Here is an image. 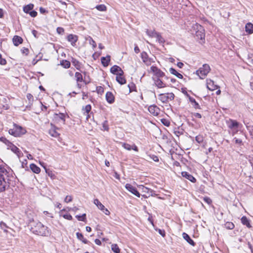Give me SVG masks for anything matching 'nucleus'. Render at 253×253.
<instances>
[{
	"instance_id": "58",
	"label": "nucleus",
	"mask_w": 253,
	"mask_h": 253,
	"mask_svg": "<svg viewBox=\"0 0 253 253\" xmlns=\"http://www.w3.org/2000/svg\"><path fill=\"white\" fill-rule=\"evenodd\" d=\"M40 11L42 14H44L48 12L45 9L42 7L40 8Z\"/></svg>"
},
{
	"instance_id": "17",
	"label": "nucleus",
	"mask_w": 253,
	"mask_h": 253,
	"mask_svg": "<svg viewBox=\"0 0 253 253\" xmlns=\"http://www.w3.org/2000/svg\"><path fill=\"white\" fill-rule=\"evenodd\" d=\"M8 149H10L11 150L15 153L18 157H20L22 154V152L19 150L18 148H17L16 146H15L12 143L10 145V146L8 147Z\"/></svg>"
},
{
	"instance_id": "18",
	"label": "nucleus",
	"mask_w": 253,
	"mask_h": 253,
	"mask_svg": "<svg viewBox=\"0 0 253 253\" xmlns=\"http://www.w3.org/2000/svg\"><path fill=\"white\" fill-rule=\"evenodd\" d=\"M106 99L109 103L112 104L114 102L115 98L111 92L108 91L106 93Z\"/></svg>"
},
{
	"instance_id": "50",
	"label": "nucleus",
	"mask_w": 253,
	"mask_h": 253,
	"mask_svg": "<svg viewBox=\"0 0 253 253\" xmlns=\"http://www.w3.org/2000/svg\"><path fill=\"white\" fill-rule=\"evenodd\" d=\"M63 217L65 219H68V220H71L73 219V217H72V215L71 214H68V213H66V214H65L63 215Z\"/></svg>"
},
{
	"instance_id": "4",
	"label": "nucleus",
	"mask_w": 253,
	"mask_h": 253,
	"mask_svg": "<svg viewBox=\"0 0 253 253\" xmlns=\"http://www.w3.org/2000/svg\"><path fill=\"white\" fill-rule=\"evenodd\" d=\"M210 71V66L208 64H205L196 71V74L200 79H203L207 75Z\"/></svg>"
},
{
	"instance_id": "11",
	"label": "nucleus",
	"mask_w": 253,
	"mask_h": 253,
	"mask_svg": "<svg viewBox=\"0 0 253 253\" xmlns=\"http://www.w3.org/2000/svg\"><path fill=\"white\" fill-rule=\"evenodd\" d=\"M149 112L154 116H157L160 113V109L155 105H150L148 107Z\"/></svg>"
},
{
	"instance_id": "46",
	"label": "nucleus",
	"mask_w": 253,
	"mask_h": 253,
	"mask_svg": "<svg viewBox=\"0 0 253 253\" xmlns=\"http://www.w3.org/2000/svg\"><path fill=\"white\" fill-rule=\"evenodd\" d=\"M155 38H157V40L160 43H164L165 42L164 39L159 33H157Z\"/></svg>"
},
{
	"instance_id": "9",
	"label": "nucleus",
	"mask_w": 253,
	"mask_h": 253,
	"mask_svg": "<svg viewBox=\"0 0 253 253\" xmlns=\"http://www.w3.org/2000/svg\"><path fill=\"white\" fill-rule=\"evenodd\" d=\"M125 188L133 195L137 197H140V194L135 187H133L130 184L127 183L125 185Z\"/></svg>"
},
{
	"instance_id": "6",
	"label": "nucleus",
	"mask_w": 253,
	"mask_h": 253,
	"mask_svg": "<svg viewBox=\"0 0 253 253\" xmlns=\"http://www.w3.org/2000/svg\"><path fill=\"white\" fill-rule=\"evenodd\" d=\"M174 98V94L172 92L162 93L158 97V99L163 103H167L169 100H172Z\"/></svg>"
},
{
	"instance_id": "41",
	"label": "nucleus",
	"mask_w": 253,
	"mask_h": 253,
	"mask_svg": "<svg viewBox=\"0 0 253 253\" xmlns=\"http://www.w3.org/2000/svg\"><path fill=\"white\" fill-rule=\"evenodd\" d=\"M86 40L88 41L89 44L92 46L93 48L96 47V42L91 37H88L87 39H86Z\"/></svg>"
},
{
	"instance_id": "7",
	"label": "nucleus",
	"mask_w": 253,
	"mask_h": 253,
	"mask_svg": "<svg viewBox=\"0 0 253 253\" xmlns=\"http://www.w3.org/2000/svg\"><path fill=\"white\" fill-rule=\"evenodd\" d=\"M141 57L143 62L147 65L149 66L151 65L152 62H154V60L152 58H149L147 53L146 52L143 51L141 53Z\"/></svg>"
},
{
	"instance_id": "60",
	"label": "nucleus",
	"mask_w": 253,
	"mask_h": 253,
	"mask_svg": "<svg viewBox=\"0 0 253 253\" xmlns=\"http://www.w3.org/2000/svg\"><path fill=\"white\" fill-rule=\"evenodd\" d=\"M159 233L163 237L165 236V231L164 230L159 229Z\"/></svg>"
},
{
	"instance_id": "40",
	"label": "nucleus",
	"mask_w": 253,
	"mask_h": 253,
	"mask_svg": "<svg viewBox=\"0 0 253 253\" xmlns=\"http://www.w3.org/2000/svg\"><path fill=\"white\" fill-rule=\"evenodd\" d=\"M0 141H1L2 142L4 143V144H5V145H6L8 147L12 143L4 137H0Z\"/></svg>"
},
{
	"instance_id": "15",
	"label": "nucleus",
	"mask_w": 253,
	"mask_h": 253,
	"mask_svg": "<svg viewBox=\"0 0 253 253\" xmlns=\"http://www.w3.org/2000/svg\"><path fill=\"white\" fill-rule=\"evenodd\" d=\"M181 175L183 177L188 179L189 180L192 182H195L196 181V178L194 177H193V175L189 173L188 172L183 171L181 172Z\"/></svg>"
},
{
	"instance_id": "22",
	"label": "nucleus",
	"mask_w": 253,
	"mask_h": 253,
	"mask_svg": "<svg viewBox=\"0 0 253 253\" xmlns=\"http://www.w3.org/2000/svg\"><path fill=\"white\" fill-rule=\"evenodd\" d=\"M182 237L183 238L191 245L194 246L195 245V242L194 241L191 239V238L190 237V236L186 234V233H183L182 234Z\"/></svg>"
},
{
	"instance_id": "29",
	"label": "nucleus",
	"mask_w": 253,
	"mask_h": 253,
	"mask_svg": "<svg viewBox=\"0 0 253 253\" xmlns=\"http://www.w3.org/2000/svg\"><path fill=\"white\" fill-rule=\"evenodd\" d=\"M241 222L242 223L248 227V228H251L252 226L250 224L249 220L247 218V217L244 216L241 218Z\"/></svg>"
},
{
	"instance_id": "45",
	"label": "nucleus",
	"mask_w": 253,
	"mask_h": 253,
	"mask_svg": "<svg viewBox=\"0 0 253 253\" xmlns=\"http://www.w3.org/2000/svg\"><path fill=\"white\" fill-rule=\"evenodd\" d=\"M0 228L3 230L4 232H7V229L8 228V227L6 225V224L2 222V221H1L0 222Z\"/></svg>"
},
{
	"instance_id": "59",
	"label": "nucleus",
	"mask_w": 253,
	"mask_h": 253,
	"mask_svg": "<svg viewBox=\"0 0 253 253\" xmlns=\"http://www.w3.org/2000/svg\"><path fill=\"white\" fill-rule=\"evenodd\" d=\"M128 87H129V92H131L133 90V87H134V84L132 83L130 84H128Z\"/></svg>"
},
{
	"instance_id": "57",
	"label": "nucleus",
	"mask_w": 253,
	"mask_h": 253,
	"mask_svg": "<svg viewBox=\"0 0 253 253\" xmlns=\"http://www.w3.org/2000/svg\"><path fill=\"white\" fill-rule=\"evenodd\" d=\"M204 201L209 205H210L212 202L211 200L209 197H205L204 198Z\"/></svg>"
},
{
	"instance_id": "35",
	"label": "nucleus",
	"mask_w": 253,
	"mask_h": 253,
	"mask_svg": "<svg viewBox=\"0 0 253 253\" xmlns=\"http://www.w3.org/2000/svg\"><path fill=\"white\" fill-rule=\"evenodd\" d=\"M60 64L65 68H69L70 67L71 63L69 61L63 60L60 62Z\"/></svg>"
},
{
	"instance_id": "19",
	"label": "nucleus",
	"mask_w": 253,
	"mask_h": 253,
	"mask_svg": "<svg viewBox=\"0 0 253 253\" xmlns=\"http://www.w3.org/2000/svg\"><path fill=\"white\" fill-rule=\"evenodd\" d=\"M155 84L158 88H164L167 86V85L159 78L155 80Z\"/></svg>"
},
{
	"instance_id": "8",
	"label": "nucleus",
	"mask_w": 253,
	"mask_h": 253,
	"mask_svg": "<svg viewBox=\"0 0 253 253\" xmlns=\"http://www.w3.org/2000/svg\"><path fill=\"white\" fill-rule=\"evenodd\" d=\"M65 116L66 115L64 113H55L54 115V119L57 122L64 124L65 122Z\"/></svg>"
},
{
	"instance_id": "43",
	"label": "nucleus",
	"mask_w": 253,
	"mask_h": 253,
	"mask_svg": "<svg viewBox=\"0 0 253 253\" xmlns=\"http://www.w3.org/2000/svg\"><path fill=\"white\" fill-rule=\"evenodd\" d=\"M157 33H158L155 31H149L147 30L146 31L147 35L150 37H155Z\"/></svg>"
},
{
	"instance_id": "5",
	"label": "nucleus",
	"mask_w": 253,
	"mask_h": 253,
	"mask_svg": "<svg viewBox=\"0 0 253 253\" xmlns=\"http://www.w3.org/2000/svg\"><path fill=\"white\" fill-rule=\"evenodd\" d=\"M193 28L195 30H197L196 31V37L200 40H204L205 34L204 33V29H203V27L200 24L196 23L193 26Z\"/></svg>"
},
{
	"instance_id": "34",
	"label": "nucleus",
	"mask_w": 253,
	"mask_h": 253,
	"mask_svg": "<svg viewBox=\"0 0 253 253\" xmlns=\"http://www.w3.org/2000/svg\"><path fill=\"white\" fill-rule=\"evenodd\" d=\"M77 238L82 241L84 244H87L88 241L85 238H84L83 235L79 232L76 233Z\"/></svg>"
},
{
	"instance_id": "21",
	"label": "nucleus",
	"mask_w": 253,
	"mask_h": 253,
	"mask_svg": "<svg viewBox=\"0 0 253 253\" xmlns=\"http://www.w3.org/2000/svg\"><path fill=\"white\" fill-rule=\"evenodd\" d=\"M111 57L110 55H107L106 57H102L101 61L102 65L104 67L108 66L109 62L110 61Z\"/></svg>"
},
{
	"instance_id": "16",
	"label": "nucleus",
	"mask_w": 253,
	"mask_h": 253,
	"mask_svg": "<svg viewBox=\"0 0 253 253\" xmlns=\"http://www.w3.org/2000/svg\"><path fill=\"white\" fill-rule=\"evenodd\" d=\"M122 146L126 149L127 150H131V149L135 151L138 152V149L137 147L135 145L133 144L132 146H131L130 144L126 143H122Z\"/></svg>"
},
{
	"instance_id": "30",
	"label": "nucleus",
	"mask_w": 253,
	"mask_h": 253,
	"mask_svg": "<svg viewBox=\"0 0 253 253\" xmlns=\"http://www.w3.org/2000/svg\"><path fill=\"white\" fill-rule=\"evenodd\" d=\"M49 134L54 137H57L59 136V134L56 131L54 126H52L49 130Z\"/></svg>"
},
{
	"instance_id": "32",
	"label": "nucleus",
	"mask_w": 253,
	"mask_h": 253,
	"mask_svg": "<svg viewBox=\"0 0 253 253\" xmlns=\"http://www.w3.org/2000/svg\"><path fill=\"white\" fill-rule=\"evenodd\" d=\"M72 63L77 70H80L81 64L78 60L75 58H73L72 60Z\"/></svg>"
},
{
	"instance_id": "27",
	"label": "nucleus",
	"mask_w": 253,
	"mask_h": 253,
	"mask_svg": "<svg viewBox=\"0 0 253 253\" xmlns=\"http://www.w3.org/2000/svg\"><path fill=\"white\" fill-rule=\"evenodd\" d=\"M30 168L33 172L36 173H39L41 171L40 168L34 164H32L30 166Z\"/></svg>"
},
{
	"instance_id": "54",
	"label": "nucleus",
	"mask_w": 253,
	"mask_h": 253,
	"mask_svg": "<svg viewBox=\"0 0 253 253\" xmlns=\"http://www.w3.org/2000/svg\"><path fill=\"white\" fill-rule=\"evenodd\" d=\"M72 201V197L71 196H67L64 199V201L66 203H69Z\"/></svg>"
},
{
	"instance_id": "53",
	"label": "nucleus",
	"mask_w": 253,
	"mask_h": 253,
	"mask_svg": "<svg viewBox=\"0 0 253 253\" xmlns=\"http://www.w3.org/2000/svg\"><path fill=\"white\" fill-rule=\"evenodd\" d=\"M56 31L59 34H63V33H64V30L62 27H58L56 29Z\"/></svg>"
},
{
	"instance_id": "64",
	"label": "nucleus",
	"mask_w": 253,
	"mask_h": 253,
	"mask_svg": "<svg viewBox=\"0 0 253 253\" xmlns=\"http://www.w3.org/2000/svg\"><path fill=\"white\" fill-rule=\"evenodd\" d=\"M134 50L135 52L136 53H139V51H140L139 48V47L137 45H136L134 47Z\"/></svg>"
},
{
	"instance_id": "49",
	"label": "nucleus",
	"mask_w": 253,
	"mask_h": 253,
	"mask_svg": "<svg viewBox=\"0 0 253 253\" xmlns=\"http://www.w3.org/2000/svg\"><path fill=\"white\" fill-rule=\"evenodd\" d=\"M102 127L104 130H109V126L108 125V122L107 121H105L103 124H102Z\"/></svg>"
},
{
	"instance_id": "36",
	"label": "nucleus",
	"mask_w": 253,
	"mask_h": 253,
	"mask_svg": "<svg viewBox=\"0 0 253 253\" xmlns=\"http://www.w3.org/2000/svg\"><path fill=\"white\" fill-rule=\"evenodd\" d=\"M76 80L77 83L82 82L83 81V76L79 72H76L75 75Z\"/></svg>"
},
{
	"instance_id": "1",
	"label": "nucleus",
	"mask_w": 253,
	"mask_h": 253,
	"mask_svg": "<svg viewBox=\"0 0 253 253\" xmlns=\"http://www.w3.org/2000/svg\"><path fill=\"white\" fill-rule=\"evenodd\" d=\"M29 226H30V230L32 233L36 235L47 236L49 235L50 232L48 227L43 225L39 221H35L32 219L29 220Z\"/></svg>"
},
{
	"instance_id": "24",
	"label": "nucleus",
	"mask_w": 253,
	"mask_h": 253,
	"mask_svg": "<svg viewBox=\"0 0 253 253\" xmlns=\"http://www.w3.org/2000/svg\"><path fill=\"white\" fill-rule=\"evenodd\" d=\"M187 96L188 97L190 102L193 103V106L194 108H195L196 109H200V106L199 104L196 102V101L194 98L191 97L188 94H187Z\"/></svg>"
},
{
	"instance_id": "13",
	"label": "nucleus",
	"mask_w": 253,
	"mask_h": 253,
	"mask_svg": "<svg viewBox=\"0 0 253 253\" xmlns=\"http://www.w3.org/2000/svg\"><path fill=\"white\" fill-rule=\"evenodd\" d=\"M110 72L111 73L116 75L118 74H124V71L122 69L117 65H114L110 69Z\"/></svg>"
},
{
	"instance_id": "42",
	"label": "nucleus",
	"mask_w": 253,
	"mask_h": 253,
	"mask_svg": "<svg viewBox=\"0 0 253 253\" xmlns=\"http://www.w3.org/2000/svg\"><path fill=\"white\" fill-rule=\"evenodd\" d=\"M225 227L227 229H232L234 228V224L231 222H227L224 224Z\"/></svg>"
},
{
	"instance_id": "10",
	"label": "nucleus",
	"mask_w": 253,
	"mask_h": 253,
	"mask_svg": "<svg viewBox=\"0 0 253 253\" xmlns=\"http://www.w3.org/2000/svg\"><path fill=\"white\" fill-rule=\"evenodd\" d=\"M67 41L70 42L73 46L76 45V42L78 40V37L77 35L73 34H69L67 37Z\"/></svg>"
},
{
	"instance_id": "48",
	"label": "nucleus",
	"mask_w": 253,
	"mask_h": 253,
	"mask_svg": "<svg viewBox=\"0 0 253 253\" xmlns=\"http://www.w3.org/2000/svg\"><path fill=\"white\" fill-rule=\"evenodd\" d=\"M91 109V106L90 105H87L85 106L84 108H83V110L84 111V113H86L87 114L90 111Z\"/></svg>"
},
{
	"instance_id": "2",
	"label": "nucleus",
	"mask_w": 253,
	"mask_h": 253,
	"mask_svg": "<svg viewBox=\"0 0 253 253\" xmlns=\"http://www.w3.org/2000/svg\"><path fill=\"white\" fill-rule=\"evenodd\" d=\"M7 174L6 169L0 164V192L5 191L9 186Z\"/></svg>"
},
{
	"instance_id": "26",
	"label": "nucleus",
	"mask_w": 253,
	"mask_h": 253,
	"mask_svg": "<svg viewBox=\"0 0 253 253\" xmlns=\"http://www.w3.org/2000/svg\"><path fill=\"white\" fill-rule=\"evenodd\" d=\"M239 126V123L235 120H230L228 123V127L231 128H238Z\"/></svg>"
},
{
	"instance_id": "62",
	"label": "nucleus",
	"mask_w": 253,
	"mask_h": 253,
	"mask_svg": "<svg viewBox=\"0 0 253 253\" xmlns=\"http://www.w3.org/2000/svg\"><path fill=\"white\" fill-rule=\"evenodd\" d=\"M106 215H109L110 214V211L104 207V210H101Z\"/></svg>"
},
{
	"instance_id": "25",
	"label": "nucleus",
	"mask_w": 253,
	"mask_h": 253,
	"mask_svg": "<svg viewBox=\"0 0 253 253\" xmlns=\"http://www.w3.org/2000/svg\"><path fill=\"white\" fill-rule=\"evenodd\" d=\"M123 75L118 74L116 76V81L121 84H124L126 83L125 78L123 76Z\"/></svg>"
},
{
	"instance_id": "37",
	"label": "nucleus",
	"mask_w": 253,
	"mask_h": 253,
	"mask_svg": "<svg viewBox=\"0 0 253 253\" xmlns=\"http://www.w3.org/2000/svg\"><path fill=\"white\" fill-rule=\"evenodd\" d=\"M46 173L48 174V175L51 178V179H54L55 177V175L54 173L53 172V171L49 169H47L45 167H44Z\"/></svg>"
},
{
	"instance_id": "3",
	"label": "nucleus",
	"mask_w": 253,
	"mask_h": 253,
	"mask_svg": "<svg viewBox=\"0 0 253 253\" xmlns=\"http://www.w3.org/2000/svg\"><path fill=\"white\" fill-rule=\"evenodd\" d=\"M8 132L10 134L17 137L24 134L26 130L21 126L14 124V127L12 129H10Z\"/></svg>"
},
{
	"instance_id": "33",
	"label": "nucleus",
	"mask_w": 253,
	"mask_h": 253,
	"mask_svg": "<svg viewBox=\"0 0 253 253\" xmlns=\"http://www.w3.org/2000/svg\"><path fill=\"white\" fill-rule=\"evenodd\" d=\"M93 203L97 207V208L99 210H104V206L102 205L101 203L97 199H95L94 200Z\"/></svg>"
},
{
	"instance_id": "12",
	"label": "nucleus",
	"mask_w": 253,
	"mask_h": 253,
	"mask_svg": "<svg viewBox=\"0 0 253 253\" xmlns=\"http://www.w3.org/2000/svg\"><path fill=\"white\" fill-rule=\"evenodd\" d=\"M150 70L151 72L154 73V74L159 78L162 77L165 75L164 73L156 66H151Z\"/></svg>"
},
{
	"instance_id": "55",
	"label": "nucleus",
	"mask_w": 253,
	"mask_h": 253,
	"mask_svg": "<svg viewBox=\"0 0 253 253\" xmlns=\"http://www.w3.org/2000/svg\"><path fill=\"white\" fill-rule=\"evenodd\" d=\"M29 14L32 17H35L37 15V12L35 10L31 11Z\"/></svg>"
},
{
	"instance_id": "38",
	"label": "nucleus",
	"mask_w": 253,
	"mask_h": 253,
	"mask_svg": "<svg viewBox=\"0 0 253 253\" xmlns=\"http://www.w3.org/2000/svg\"><path fill=\"white\" fill-rule=\"evenodd\" d=\"M111 249L115 253H120V252L118 246L116 244H113L111 245Z\"/></svg>"
},
{
	"instance_id": "47",
	"label": "nucleus",
	"mask_w": 253,
	"mask_h": 253,
	"mask_svg": "<svg viewBox=\"0 0 253 253\" xmlns=\"http://www.w3.org/2000/svg\"><path fill=\"white\" fill-rule=\"evenodd\" d=\"M27 98L29 100V103L30 104H32L33 102L34 101L33 96L31 93H28L27 94Z\"/></svg>"
},
{
	"instance_id": "51",
	"label": "nucleus",
	"mask_w": 253,
	"mask_h": 253,
	"mask_svg": "<svg viewBox=\"0 0 253 253\" xmlns=\"http://www.w3.org/2000/svg\"><path fill=\"white\" fill-rule=\"evenodd\" d=\"M6 64V61L5 59L2 58L1 55L0 54V64L2 65H5Z\"/></svg>"
},
{
	"instance_id": "39",
	"label": "nucleus",
	"mask_w": 253,
	"mask_h": 253,
	"mask_svg": "<svg viewBox=\"0 0 253 253\" xmlns=\"http://www.w3.org/2000/svg\"><path fill=\"white\" fill-rule=\"evenodd\" d=\"M95 8L100 11H105L106 10V6L104 4H99L95 6Z\"/></svg>"
},
{
	"instance_id": "56",
	"label": "nucleus",
	"mask_w": 253,
	"mask_h": 253,
	"mask_svg": "<svg viewBox=\"0 0 253 253\" xmlns=\"http://www.w3.org/2000/svg\"><path fill=\"white\" fill-rule=\"evenodd\" d=\"M21 52L23 54L28 55L29 53V49L27 48L23 47L22 49H21Z\"/></svg>"
},
{
	"instance_id": "20",
	"label": "nucleus",
	"mask_w": 253,
	"mask_h": 253,
	"mask_svg": "<svg viewBox=\"0 0 253 253\" xmlns=\"http://www.w3.org/2000/svg\"><path fill=\"white\" fill-rule=\"evenodd\" d=\"M13 42L15 46H18L23 42V39L18 36H14L12 39Z\"/></svg>"
},
{
	"instance_id": "23",
	"label": "nucleus",
	"mask_w": 253,
	"mask_h": 253,
	"mask_svg": "<svg viewBox=\"0 0 253 253\" xmlns=\"http://www.w3.org/2000/svg\"><path fill=\"white\" fill-rule=\"evenodd\" d=\"M245 31L247 33H248L249 34H253V24L250 22L247 23L245 26Z\"/></svg>"
},
{
	"instance_id": "14",
	"label": "nucleus",
	"mask_w": 253,
	"mask_h": 253,
	"mask_svg": "<svg viewBox=\"0 0 253 253\" xmlns=\"http://www.w3.org/2000/svg\"><path fill=\"white\" fill-rule=\"evenodd\" d=\"M207 87L211 91L214 90L217 88L218 86L214 84V82L211 79L207 80Z\"/></svg>"
},
{
	"instance_id": "61",
	"label": "nucleus",
	"mask_w": 253,
	"mask_h": 253,
	"mask_svg": "<svg viewBox=\"0 0 253 253\" xmlns=\"http://www.w3.org/2000/svg\"><path fill=\"white\" fill-rule=\"evenodd\" d=\"M234 140H235V141L236 143L241 144L242 143V140H241L240 139H238V138H235Z\"/></svg>"
},
{
	"instance_id": "28",
	"label": "nucleus",
	"mask_w": 253,
	"mask_h": 253,
	"mask_svg": "<svg viewBox=\"0 0 253 253\" xmlns=\"http://www.w3.org/2000/svg\"><path fill=\"white\" fill-rule=\"evenodd\" d=\"M34 4L30 3L23 7V11L26 13H28L33 9Z\"/></svg>"
},
{
	"instance_id": "52",
	"label": "nucleus",
	"mask_w": 253,
	"mask_h": 253,
	"mask_svg": "<svg viewBox=\"0 0 253 253\" xmlns=\"http://www.w3.org/2000/svg\"><path fill=\"white\" fill-rule=\"evenodd\" d=\"M196 140L199 143H200L203 142V137L201 135H198L196 137Z\"/></svg>"
},
{
	"instance_id": "44",
	"label": "nucleus",
	"mask_w": 253,
	"mask_h": 253,
	"mask_svg": "<svg viewBox=\"0 0 253 253\" xmlns=\"http://www.w3.org/2000/svg\"><path fill=\"white\" fill-rule=\"evenodd\" d=\"M76 217L79 221H85L86 220V214L84 213L82 215H77Z\"/></svg>"
},
{
	"instance_id": "31",
	"label": "nucleus",
	"mask_w": 253,
	"mask_h": 253,
	"mask_svg": "<svg viewBox=\"0 0 253 253\" xmlns=\"http://www.w3.org/2000/svg\"><path fill=\"white\" fill-rule=\"evenodd\" d=\"M169 71L171 74L175 75L178 78H179V79L183 78V76L181 74L177 72L174 68H170L169 70Z\"/></svg>"
},
{
	"instance_id": "63",
	"label": "nucleus",
	"mask_w": 253,
	"mask_h": 253,
	"mask_svg": "<svg viewBox=\"0 0 253 253\" xmlns=\"http://www.w3.org/2000/svg\"><path fill=\"white\" fill-rule=\"evenodd\" d=\"M95 243L96 244H97V245H101V242L100 240L98 239H96L94 241Z\"/></svg>"
}]
</instances>
